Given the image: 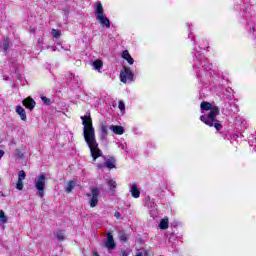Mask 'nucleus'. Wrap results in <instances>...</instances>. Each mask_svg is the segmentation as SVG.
I'll use <instances>...</instances> for the list:
<instances>
[{"mask_svg": "<svg viewBox=\"0 0 256 256\" xmlns=\"http://www.w3.org/2000/svg\"><path fill=\"white\" fill-rule=\"evenodd\" d=\"M80 119L82 120V125L84 127V141L90 149L93 161H97L99 157L103 156V152L99 148V143H97V138L95 136V127H93V119L91 118V115L81 116Z\"/></svg>", "mask_w": 256, "mask_h": 256, "instance_id": "nucleus-1", "label": "nucleus"}, {"mask_svg": "<svg viewBox=\"0 0 256 256\" xmlns=\"http://www.w3.org/2000/svg\"><path fill=\"white\" fill-rule=\"evenodd\" d=\"M202 111H210L207 115H201L200 121L208 125V127H215L216 131H221L223 125L217 123V115H219V107L209 102H202L200 104Z\"/></svg>", "mask_w": 256, "mask_h": 256, "instance_id": "nucleus-2", "label": "nucleus"}, {"mask_svg": "<svg viewBox=\"0 0 256 256\" xmlns=\"http://www.w3.org/2000/svg\"><path fill=\"white\" fill-rule=\"evenodd\" d=\"M94 15L96 17V21H98L100 25L106 27L107 29L111 27V21L109 18H107V16H105V11L103 10V4H101V2L95 3Z\"/></svg>", "mask_w": 256, "mask_h": 256, "instance_id": "nucleus-3", "label": "nucleus"}, {"mask_svg": "<svg viewBox=\"0 0 256 256\" xmlns=\"http://www.w3.org/2000/svg\"><path fill=\"white\" fill-rule=\"evenodd\" d=\"M34 187L38 191L39 197L43 198L45 195V175L42 174L36 179Z\"/></svg>", "mask_w": 256, "mask_h": 256, "instance_id": "nucleus-4", "label": "nucleus"}, {"mask_svg": "<svg viewBox=\"0 0 256 256\" xmlns=\"http://www.w3.org/2000/svg\"><path fill=\"white\" fill-rule=\"evenodd\" d=\"M133 71H131V68L124 67V69L120 72V81L122 83H127V81H133Z\"/></svg>", "mask_w": 256, "mask_h": 256, "instance_id": "nucleus-5", "label": "nucleus"}, {"mask_svg": "<svg viewBox=\"0 0 256 256\" xmlns=\"http://www.w3.org/2000/svg\"><path fill=\"white\" fill-rule=\"evenodd\" d=\"M87 197H90V207H97L99 203V188H92L91 193H88Z\"/></svg>", "mask_w": 256, "mask_h": 256, "instance_id": "nucleus-6", "label": "nucleus"}, {"mask_svg": "<svg viewBox=\"0 0 256 256\" xmlns=\"http://www.w3.org/2000/svg\"><path fill=\"white\" fill-rule=\"evenodd\" d=\"M109 135V127L107 126V121L100 122V141H107V136Z\"/></svg>", "mask_w": 256, "mask_h": 256, "instance_id": "nucleus-7", "label": "nucleus"}, {"mask_svg": "<svg viewBox=\"0 0 256 256\" xmlns=\"http://www.w3.org/2000/svg\"><path fill=\"white\" fill-rule=\"evenodd\" d=\"M104 247L109 250L115 249L117 245L115 244V240L113 239V232H108L106 236V241L104 242Z\"/></svg>", "mask_w": 256, "mask_h": 256, "instance_id": "nucleus-8", "label": "nucleus"}, {"mask_svg": "<svg viewBox=\"0 0 256 256\" xmlns=\"http://www.w3.org/2000/svg\"><path fill=\"white\" fill-rule=\"evenodd\" d=\"M25 177H27V174L23 170H21L18 173V181L16 183V189H18V191H23V181H25Z\"/></svg>", "mask_w": 256, "mask_h": 256, "instance_id": "nucleus-9", "label": "nucleus"}, {"mask_svg": "<svg viewBox=\"0 0 256 256\" xmlns=\"http://www.w3.org/2000/svg\"><path fill=\"white\" fill-rule=\"evenodd\" d=\"M23 105H24V107H26V109L33 111V109H35V105H37V103H35V100H33V98L28 97L23 100Z\"/></svg>", "mask_w": 256, "mask_h": 256, "instance_id": "nucleus-10", "label": "nucleus"}, {"mask_svg": "<svg viewBox=\"0 0 256 256\" xmlns=\"http://www.w3.org/2000/svg\"><path fill=\"white\" fill-rule=\"evenodd\" d=\"M130 193L134 199H139V197H141V191L137 187V184L130 185Z\"/></svg>", "mask_w": 256, "mask_h": 256, "instance_id": "nucleus-11", "label": "nucleus"}, {"mask_svg": "<svg viewBox=\"0 0 256 256\" xmlns=\"http://www.w3.org/2000/svg\"><path fill=\"white\" fill-rule=\"evenodd\" d=\"M110 131H113L115 135H123L125 133V128L123 126L110 125Z\"/></svg>", "mask_w": 256, "mask_h": 256, "instance_id": "nucleus-12", "label": "nucleus"}, {"mask_svg": "<svg viewBox=\"0 0 256 256\" xmlns=\"http://www.w3.org/2000/svg\"><path fill=\"white\" fill-rule=\"evenodd\" d=\"M16 113L19 114V117L22 121H27V113L25 112V109L21 106L16 107Z\"/></svg>", "mask_w": 256, "mask_h": 256, "instance_id": "nucleus-13", "label": "nucleus"}, {"mask_svg": "<svg viewBox=\"0 0 256 256\" xmlns=\"http://www.w3.org/2000/svg\"><path fill=\"white\" fill-rule=\"evenodd\" d=\"M104 165L108 169H115V159L109 158L108 160L105 161Z\"/></svg>", "mask_w": 256, "mask_h": 256, "instance_id": "nucleus-14", "label": "nucleus"}, {"mask_svg": "<svg viewBox=\"0 0 256 256\" xmlns=\"http://www.w3.org/2000/svg\"><path fill=\"white\" fill-rule=\"evenodd\" d=\"M54 235L58 241H65V232L63 230L56 231Z\"/></svg>", "mask_w": 256, "mask_h": 256, "instance_id": "nucleus-15", "label": "nucleus"}, {"mask_svg": "<svg viewBox=\"0 0 256 256\" xmlns=\"http://www.w3.org/2000/svg\"><path fill=\"white\" fill-rule=\"evenodd\" d=\"M106 183L110 191H115V189H117V182H115V180H107Z\"/></svg>", "mask_w": 256, "mask_h": 256, "instance_id": "nucleus-16", "label": "nucleus"}, {"mask_svg": "<svg viewBox=\"0 0 256 256\" xmlns=\"http://www.w3.org/2000/svg\"><path fill=\"white\" fill-rule=\"evenodd\" d=\"M92 65L96 71H101V67H103V61L95 60Z\"/></svg>", "mask_w": 256, "mask_h": 256, "instance_id": "nucleus-17", "label": "nucleus"}, {"mask_svg": "<svg viewBox=\"0 0 256 256\" xmlns=\"http://www.w3.org/2000/svg\"><path fill=\"white\" fill-rule=\"evenodd\" d=\"M73 189H75V183L73 181H69L66 184V188H65L66 193H71Z\"/></svg>", "mask_w": 256, "mask_h": 256, "instance_id": "nucleus-18", "label": "nucleus"}, {"mask_svg": "<svg viewBox=\"0 0 256 256\" xmlns=\"http://www.w3.org/2000/svg\"><path fill=\"white\" fill-rule=\"evenodd\" d=\"M129 237L127 236V234L125 233V231H120L119 232V240L122 241L123 243H127Z\"/></svg>", "mask_w": 256, "mask_h": 256, "instance_id": "nucleus-19", "label": "nucleus"}, {"mask_svg": "<svg viewBox=\"0 0 256 256\" xmlns=\"http://www.w3.org/2000/svg\"><path fill=\"white\" fill-rule=\"evenodd\" d=\"M160 229H169V220L162 219L159 224Z\"/></svg>", "mask_w": 256, "mask_h": 256, "instance_id": "nucleus-20", "label": "nucleus"}, {"mask_svg": "<svg viewBox=\"0 0 256 256\" xmlns=\"http://www.w3.org/2000/svg\"><path fill=\"white\" fill-rule=\"evenodd\" d=\"M8 50H9V42H7V40H4L2 45H0V51L7 53Z\"/></svg>", "mask_w": 256, "mask_h": 256, "instance_id": "nucleus-21", "label": "nucleus"}, {"mask_svg": "<svg viewBox=\"0 0 256 256\" xmlns=\"http://www.w3.org/2000/svg\"><path fill=\"white\" fill-rule=\"evenodd\" d=\"M0 222L7 223V216L5 215V212L3 210H0Z\"/></svg>", "mask_w": 256, "mask_h": 256, "instance_id": "nucleus-22", "label": "nucleus"}, {"mask_svg": "<svg viewBox=\"0 0 256 256\" xmlns=\"http://www.w3.org/2000/svg\"><path fill=\"white\" fill-rule=\"evenodd\" d=\"M52 36L55 37V39H59L61 37V31L53 29L52 30Z\"/></svg>", "mask_w": 256, "mask_h": 256, "instance_id": "nucleus-23", "label": "nucleus"}, {"mask_svg": "<svg viewBox=\"0 0 256 256\" xmlns=\"http://www.w3.org/2000/svg\"><path fill=\"white\" fill-rule=\"evenodd\" d=\"M129 255H131V250L122 249L120 252V256H129Z\"/></svg>", "mask_w": 256, "mask_h": 256, "instance_id": "nucleus-24", "label": "nucleus"}, {"mask_svg": "<svg viewBox=\"0 0 256 256\" xmlns=\"http://www.w3.org/2000/svg\"><path fill=\"white\" fill-rule=\"evenodd\" d=\"M41 99H42V101L45 105H50L51 104V100L49 98H47L45 96H42Z\"/></svg>", "mask_w": 256, "mask_h": 256, "instance_id": "nucleus-25", "label": "nucleus"}, {"mask_svg": "<svg viewBox=\"0 0 256 256\" xmlns=\"http://www.w3.org/2000/svg\"><path fill=\"white\" fill-rule=\"evenodd\" d=\"M15 155H16V157H18L19 159H23V152H21V150L16 149V150H15Z\"/></svg>", "mask_w": 256, "mask_h": 256, "instance_id": "nucleus-26", "label": "nucleus"}, {"mask_svg": "<svg viewBox=\"0 0 256 256\" xmlns=\"http://www.w3.org/2000/svg\"><path fill=\"white\" fill-rule=\"evenodd\" d=\"M131 54H129V51L125 50L122 53V59H127L128 57H130Z\"/></svg>", "mask_w": 256, "mask_h": 256, "instance_id": "nucleus-27", "label": "nucleus"}, {"mask_svg": "<svg viewBox=\"0 0 256 256\" xmlns=\"http://www.w3.org/2000/svg\"><path fill=\"white\" fill-rule=\"evenodd\" d=\"M118 107L120 111H125V103L123 101H119Z\"/></svg>", "mask_w": 256, "mask_h": 256, "instance_id": "nucleus-28", "label": "nucleus"}, {"mask_svg": "<svg viewBox=\"0 0 256 256\" xmlns=\"http://www.w3.org/2000/svg\"><path fill=\"white\" fill-rule=\"evenodd\" d=\"M125 60L129 63V65H133V63H135V60L131 56L126 58Z\"/></svg>", "mask_w": 256, "mask_h": 256, "instance_id": "nucleus-29", "label": "nucleus"}, {"mask_svg": "<svg viewBox=\"0 0 256 256\" xmlns=\"http://www.w3.org/2000/svg\"><path fill=\"white\" fill-rule=\"evenodd\" d=\"M145 255H147L146 251H144V252L139 251V252L136 253L135 256H145Z\"/></svg>", "mask_w": 256, "mask_h": 256, "instance_id": "nucleus-30", "label": "nucleus"}, {"mask_svg": "<svg viewBox=\"0 0 256 256\" xmlns=\"http://www.w3.org/2000/svg\"><path fill=\"white\" fill-rule=\"evenodd\" d=\"M114 217H116V219H121V213L115 212Z\"/></svg>", "mask_w": 256, "mask_h": 256, "instance_id": "nucleus-31", "label": "nucleus"}, {"mask_svg": "<svg viewBox=\"0 0 256 256\" xmlns=\"http://www.w3.org/2000/svg\"><path fill=\"white\" fill-rule=\"evenodd\" d=\"M103 167H105V163H104V164H98V165H97V169H103Z\"/></svg>", "mask_w": 256, "mask_h": 256, "instance_id": "nucleus-32", "label": "nucleus"}, {"mask_svg": "<svg viewBox=\"0 0 256 256\" xmlns=\"http://www.w3.org/2000/svg\"><path fill=\"white\" fill-rule=\"evenodd\" d=\"M3 155H5V151L0 150V159L3 157Z\"/></svg>", "mask_w": 256, "mask_h": 256, "instance_id": "nucleus-33", "label": "nucleus"}, {"mask_svg": "<svg viewBox=\"0 0 256 256\" xmlns=\"http://www.w3.org/2000/svg\"><path fill=\"white\" fill-rule=\"evenodd\" d=\"M68 77L69 79H75V74H70Z\"/></svg>", "mask_w": 256, "mask_h": 256, "instance_id": "nucleus-34", "label": "nucleus"}, {"mask_svg": "<svg viewBox=\"0 0 256 256\" xmlns=\"http://www.w3.org/2000/svg\"><path fill=\"white\" fill-rule=\"evenodd\" d=\"M94 256H99V254H97V252L94 253Z\"/></svg>", "mask_w": 256, "mask_h": 256, "instance_id": "nucleus-35", "label": "nucleus"}, {"mask_svg": "<svg viewBox=\"0 0 256 256\" xmlns=\"http://www.w3.org/2000/svg\"><path fill=\"white\" fill-rule=\"evenodd\" d=\"M52 50H53V51H55V50H56V48H55V47H52Z\"/></svg>", "mask_w": 256, "mask_h": 256, "instance_id": "nucleus-36", "label": "nucleus"}, {"mask_svg": "<svg viewBox=\"0 0 256 256\" xmlns=\"http://www.w3.org/2000/svg\"><path fill=\"white\" fill-rule=\"evenodd\" d=\"M252 29H253V31H255V27H253Z\"/></svg>", "mask_w": 256, "mask_h": 256, "instance_id": "nucleus-37", "label": "nucleus"}]
</instances>
